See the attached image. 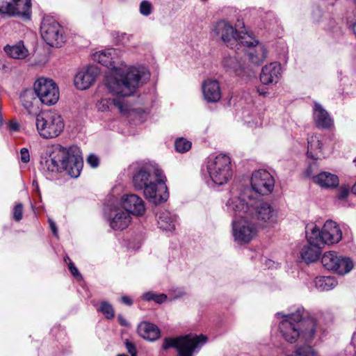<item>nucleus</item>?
<instances>
[{"label":"nucleus","instance_id":"1","mask_svg":"<svg viewBox=\"0 0 356 356\" xmlns=\"http://www.w3.org/2000/svg\"><path fill=\"white\" fill-rule=\"evenodd\" d=\"M149 79V73L145 67H129L126 72H115L107 76L106 88L118 97L102 99L97 103V109L104 112L117 108L121 113H126L129 106L122 97L133 95Z\"/></svg>","mask_w":356,"mask_h":356},{"label":"nucleus","instance_id":"2","mask_svg":"<svg viewBox=\"0 0 356 356\" xmlns=\"http://www.w3.org/2000/svg\"><path fill=\"white\" fill-rule=\"evenodd\" d=\"M40 168L47 172L65 171L71 177L79 176L83 165L81 156L75 154L72 149H67L60 145L47 146L41 154Z\"/></svg>","mask_w":356,"mask_h":356},{"label":"nucleus","instance_id":"3","mask_svg":"<svg viewBox=\"0 0 356 356\" xmlns=\"http://www.w3.org/2000/svg\"><path fill=\"white\" fill-rule=\"evenodd\" d=\"M166 178L158 168H142L133 177V184L137 190H143L149 202L159 204L168 197Z\"/></svg>","mask_w":356,"mask_h":356},{"label":"nucleus","instance_id":"4","mask_svg":"<svg viewBox=\"0 0 356 356\" xmlns=\"http://www.w3.org/2000/svg\"><path fill=\"white\" fill-rule=\"evenodd\" d=\"M279 324V330L284 340L289 343L296 342L302 337L305 340L312 339L316 331V321L312 317H307L302 307H298L296 312L282 315Z\"/></svg>","mask_w":356,"mask_h":356},{"label":"nucleus","instance_id":"5","mask_svg":"<svg viewBox=\"0 0 356 356\" xmlns=\"http://www.w3.org/2000/svg\"><path fill=\"white\" fill-rule=\"evenodd\" d=\"M227 211L240 218L233 222V236L239 244L250 242L258 233V225L248 215V205L241 197H234L227 202Z\"/></svg>","mask_w":356,"mask_h":356},{"label":"nucleus","instance_id":"6","mask_svg":"<svg viewBox=\"0 0 356 356\" xmlns=\"http://www.w3.org/2000/svg\"><path fill=\"white\" fill-rule=\"evenodd\" d=\"M305 229L307 241L318 246L337 243L342 238L341 229L332 220H327L321 230L314 223L308 224Z\"/></svg>","mask_w":356,"mask_h":356},{"label":"nucleus","instance_id":"7","mask_svg":"<svg viewBox=\"0 0 356 356\" xmlns=\"http://www.w3.org/2000/svg\"><path fill=\"white\" fill-rule=\"evenodd\" d=\"M36 128L43 138H54L58 136L64 129L61 115L54 111H47L37 115Z\"/></svg>","mask_w":356,"mask_h":356},{"label":"nucleus","instance_id":"8","mask_svg":"<svg viewBox=\"0 0 356 356\" xmlns=\"http://www.w3.org/2000/svg\"><path fill=\"white\" fill-rule=\"evenodd\" d=\"M248 205V216L258 226L271 227L277 222L278 213L270 204L263 201H254V203L245 202Z\"/></svg>","mask_w":356,"mask_h":356},{"label":"nucleus","instance_id":"9","mask_svg":"<svg viewBox=\"0 0 356 356\" xmlns=\"http://www.w3.org/2000/svg\"><path fill=\"white\" fill-rule=\"evenodd\" d=\"M216 32L223 42L230 49L236 48L239 50L242 45H250L254 43V39L245 33H238L229 23L222 21L218 23Z\"/></svg>","mask_w":356,"mask_h":356},{"label":"nucleus","instance_id":"10","mask_svg":"<svg viewBox=\"0 0 356 356\" xmlns=\"http://www.w3.org/2000/svg\"><path fill=\"white\" fill-rule=\"evenodd\" d=\"M206 341L207 337L203 334L199 336L188 334L176 338H165L162 348L164 350L170 348H177L178 356H193L195 348L200 344H204Z\"/></svg>","mask_w":356,"mask_h":356},{"label":"nucleus","instance_id":"11","mask_svg":"<svg viewBox=\"0 0 356 356\" xmlns=\"http://www.w3.org/2000/svg\"><path fill=\"white\" fill-rule=\"evenodd\" d=\"M207 171L216 184H226L232 177L230 158L225 154H219L213 159H209Z\"/></svg>","mask_w":356,"mask_h":356},{"label":"nucleus","instance_id":"12","mask_svg":"<svg viewBox=\"0 0 356 356\" xmlns=\"http://www.w3.org/2000/svg\"><path fill=\"white\" fill-rule=\"evenodd\" d=\"M40 32L43 40L51 47H60L65 42L63 28L51 17L43 19Z\"/></svg>","mask_w":356,"mask_h":356},{"label":"nucleus","instance_id":"13","mask_svg":"<svg viewBox=\"0 0 356 356\" xmlns=\"http://www.w3.org/2000/svg\"><path fill=\"white\" fill-rule=\"evenodd\" d=\"M34 90L43 104H55L59 99L58 87L51 79L44 77L38 79L34 83Z\"/></svg>","mask_w":356,"mask_h":356},{"label":"nucleus","instance_id":"14","mask_svg":"<svg viewBox=\"0 0 356 356\" xmlns=\"http://www.w3.org/2000/svg\"><path fill=\"white\" fill-rule=\"evenodd\" d=\"M321 263L326 269L340 275L349 273L353 268V262L350 258L339 255L334 251L325 252Z\"/></svg>","mask_w":356,"mask_h":356},{"label":"nucleus","instance_id":"15","mask_svg":"<svg viewBox=\"0 0 356 356\" xmlns=\"http://www.w3.org/2000/svg\"><path fill=\"white\" fill-rule=\"evenodd\" d=\"M31 0H0V13L17 16L24 19L31 17Z\"/></svg>","mask_w":356,"mask_h":356},{"label":"nucleus","instance_id":"16","mask_svg":"<svg viewBox=\"0 0 356 356\" xmlns=\"http://www.w3.org/2000/svg\"><path fill=\"white\" fill-rule=\"evenodd\" d=\"M275 185L273 177L266 170H256L251 177V186L253 191L260 195L270 194Z\"/></svg>","mask_w":356,"mask_h":356},{"label":"nucleus","instance_id":"17","mask_svg":"<svg viewBox=\"0 0 356 356\" xmlns=\"http://www.w3.org/2000/svg\"><path fill=\"white\" fill-rule=\"evenodd\" d=\"M254 42L247 45L245 44L242 45L241 48V52L245 54V61L248 60L250 63L248 65H246V67H252V66H258L261 64L267 56V51L265 47L259 44L258 41L254 40Z\"/></svg>","mask_w":356,"mask_h":356},{"label":"nucleus","instance_id":"18","mask_svg":"<svg viewBox=\"0 0 356 356\" xmlns=\"http://www.w3.org/2000/svg\"><path fill=\"white\" fill-rule=\"evenodd\" d=\"M131 221V213L122 207H115L109 213V225L115 230H123Z\"/></svg>","mask_w":356,"mask_h":356},{"label":"nucleus","instance_id":"19","mask_svg":"<svg viewBox=\"0 0 356 356\" xmlns=\"http://www.w3.org/2000/svg\"><path fill=\"white\" fill-rule=\"evenodd\" d=\"M99 71L95 66H88L79 71L74 77V85L79 90H86L95 82Z\"/></svg>","mask_w":356,"mask_h":356},{"label":"nucleus","instance_id":"20","mask_svg":"<svg viewBox=\"0 0 356 356\" xmlns=\"http://www.w3.org/2000/svg\"><path fill=\"white\" fill-rule=\"evenodd\" d=\"M120 204L123 209L134 216H143L145 211L143 200L135 194L122 195Z\"/></svg>","mask_w":356,"mask_h":356},{"label":"nucleus","instance_id":"21","mask_svg":"<svg viewBox=\"0 0 356 356\" xmlns=\"http://www.w3.org/2000/svg\"><path fill=\"white\" fill-rule=\"evenodd\" d=\"M120 51L115 49H106L93 54V60L112 70L118 69Z\"/></svg>","mask_w":356,"mask_h":356},{"label":"nucleus","instance_id":"22","mask_svg":"<svg viewBox=\"0 0 356 356\" xmlns=\"http://www.w3.org/2000/svg\"><path fill=\"white\" fill-rule=\"evenodd\" d=\"M234 49L235 53L234 55H228L223 57L222 65L227 72L241 75L246 67V63L245 59L241 60H238V58L240 53H242V48H240L238 51H236V48H234Z\"/></svg>","mask_w":356,"mask_h":356},{"label":"nucleus","instance_id":"23","mask_svg":"<svg viewBox=\"0 0 356 356\" xmlns=\"http://www.w3.org/2000/svg\"><path fill=\"white\" fill-rule=\"evenodd\" d=\"M22 106L29 115H37L40 111V101L37 97L35 90H24L20 95Z\"/></svg>","mask_w":356,"mask_h":356},{"label":"nucleus","instance_id":"24","mask_svg":"<svg viewBox=\"0 0 356 356\" xmlns=\"http://www.w3.org/2000/svg\"><path fill=\"white\" fill-rule=\"evenodd\" d=\"M313 117L316 125L319 128L330 129L334 125L333 119L319 103H314Z\"/></svg>","mask_w":356,"mask_h":356},{"label":"nucleus","instance_id":"25","mask_svg":"<svg viewBox=\"0 0 356 356\" xmlns=\"http://www.w3.org/2000/svg\"><path fill=\"white\" fill-rule=\"evenodd\" d=\"M202 92L208 102H217L221 98V90L217 80L209 79L202 84Z\"/></svg>","mask_w":356,"mask_h":356},{"label":"nucleus","instance_id":"26","mask_svg":"<svg viewBox=\"0 0 356 356\" xmlns=\"http://www.w3.org/2000/svg\"><path fill=\"white\" fill-rule=\"evenodd\" d=\"M281 67L277 63H271L262 68L260 81L264 85L276 83L280 76Z\"/></svg>","mask_w":356,"mask_h":356},{"label":"nucleus","instance_id":"27","mask_svg":"<svg viewBox=\"0 0 356 356\" xmlns=\"http://www.w3.org/2000/svg\"><path fill=\"white\" fill-rule=\"evenodd\" d=\"M138 333L141 337L150 341L158 339L161 334L158 326L147 321H143L138 325Z\"/></svg>","mask_w":356,"mask_h":356},{"label":"nucleus","instance_id":"28","mask_svg":"<svg viewBox=\"0 0 356 356\" xmlns=\"http://www.w3.org/2000/svg\"><path fill=\"white\" fill-rule=\"evenodd\" d=\"M157 222L160 229L172 232L175 229L177 216L169 211H162L159 213Z\"/></svg>","mask_w":356,"mask_h":356},{"label":"nucleus","instance_id":"29","mask_svg":"<svg viewBox=\"0 0 356 356\" xmlns=\"http://www.w3.org/2000/svg\"><path fill=\"white\" fill-rule=\"evenodd\" d=\"M314 181L324 188H335L339 184L337 175L327 172H322L313 177Z\"/></svg>","mask_w":356,"mask_h":356},{"label":"nucleus","instance_id":"30","mask_svg":"<svg viewBox=\"0 0 356 356\" xmlns=\"http://www.w3.org/2000/svg\"><path fill=\"white\" fill-rule=\"evenodd\" d=\"M308 243L309 244L304 245L300 251V256L306 263L316 261L320 255V249L323 247L312 244L309 241Z\"/></svg>","mask_w":356,"mask_h":356},{"label":"nucleus","instance_id":"31","mask_svg":"<svg viewBox=\"0 0 356 356\" xmlns=\"http://www.w3.org/2000/svg\"><path fill=\"white\" fill-rule=\"evenodd\" d=\"M321 136L313 135L308 138L307 155L313 159H318L322 149Z\"/></svg>","mask_w":356,"mask_h":356},{"label":"nucleus","instance_id":"32","mask_svg":"<svg viewBox=\"0 0 356 356\" xmlns=\"http://www.w3.org/2000/svg\"><path fill=\"white\" fill-rule=\"evenodd\" d=\"M4 50L9 56L15 59H23L28 55V50L22 42L13 46H6Z\"/></svg>","mask_w":356,"mask_h":356},{"label":"nucleus","instance_id":"33","mask_svg":"<svg viewBox=\"0 0 356 356\" xmlns=\"http://www.w3.org/2000/svg\"><path fill=\"white\" fill-rule=\"evenodd\" d=\"M315 286L319 291H329L337 286V282L333 277H318L314 280Z\"/></svg>","mask_w":356,"mask_h":356},{"label":"nucleus","instance_id":"34","mask_svg":"<svg viewBox=\"0 0 356 356\" xmlns=\"http://www.w3.org/2000/svg\"><path fill=\"white\" fill-rule=\"evenodd\" d=\"M191 141L184 138L177 139L175 143V149L179 153L188 152L191 148Z\"/></svg>","mask_w":356,"mask_h":356},{"label":"nucleus","instance_id":"35","mask_svg":"<svg viewBox=\"0 0 356 356\" xmlns=\"http://www.w3.org/2000/svg\"><path fill=\"white\" fill-rule=\"evenodd\" d=\"M99 310L105 315L106 318L108 319H111L114 317L115 313L113 308L111 305L106 302H103L102 303Z\"/></svg>","mask_w":356,"mask_h":356},{"label":"nucleus","instance_id":"36","mask_svg":"<svg viewBox=\"0 0 356 356\" xmlns=\"http://www.w3.org/2000/svg\"><path fill=\"white\" fill-rule=\"evenodd\" d=\"M140 12L142 15L147 16L152 12V5L147 1H143L140 5Z\"/></svg>","mask_w":356,"mask_h":356},{"label":"nucleus","instance_id":"37","mask_svg":"<svg viewBox=\"0 0 356 356\" xmlns=\"http://www.w3.org/2000/svg\"><path fill=\"white\" fill-rule=\"evenodd\" d=\"M23 205L19 203L15 205L13 209V218L16 221H19L22 218Z\"/></svg>","mask_w":356,"mask_h":356},{"label":"nucleus","instance_id":"38","mask_svg":"<svg viewBox=\"0 0 356 356\" xmlns=\"http://www.w3.org/2000/svg\"><path fill=\"white\" fill-rule=\"evenodd\" d=\"M65 261L66 262L67 261H69L68 268H69V270H70L71 273L77 279L81 278V274L79 273L78 269L76 268L74 264L71 261L70 259L68 257H66L65 258Z\"/></svg>","mask_w":356,"mask_h":356},{"label":"nucleus","instance_id":"39","mask_svg":"<svg viewBox=\"0 0 356 356\" xmlns=\"http://www.w3.org/2000/svg\"><path fill=\"white\" fill-rule=\"evenodd\" d=\"M133 36L125 33H122L118 36V42L124 45H128Z\"/></svg>","mask_w":356,"mask_h":356},{"label":"nucleus","instance_id":"40","mask_svg":"<svg viewBox=\"0 0 356 356\" xmlns=\"http://www.w3.org/2000/svg\"><path fill=\"white\" fill-rule=\"evenodd\" d=\"M88 163L92 168H97L99 165V158L95 154H90L87 159Z\"/></svg>","mask_w":356,"mask_h":356},{"label":"nucleus","instance_id":"41","mask_svg":"<svg viewBox=\"0 0 356 356\" xmlns=\"http://www.w3.org/2000/svg\"><path fill=\"white\" fill-rule=\"evenodd\" d=\"M20 159L23 163H28L30 160V155L26 148H22L20 150Z\"/></svg>","mask_w":356,"mask_h":356},{"label":"nucleus","instance_id":"42","mask_svg":"<svg viewBox=\"0 0 356 356\" xmlns=\"http://www.w3.org/2000/svg\"><path fill=\"white\" fill-rule=\"evenodd\" d=\"M126 348H127L129 353H130L131 356H137V352H136L135 346L133 343L127 341L126 342Z\"/></svg>","mask_w":356,"mask_h":356},{"label":"nucleus","instance_id":"43","mask_svg":"<svg viewBox=\"0 0 356 356\" xmlns=\"http://www.w3.org/2000/svg\"><path fill=\"white\" fill-rule=\"evenodd\" d=\"M7 127L12 131H17L19 130V125L16 120H10L8 122Z\"/></svg>","mask_w":356,"mask_h":356},{"label":"nucleus","instance_id":"44","mask_svg":"<svg viewBox=\"0 0 356 356\" xmlns=\"http://www.w3.org/2000/svg\"><path fill=\"white\" fill-rule=\"evenodd\" d=\"M167 299V296L164 293H161V294H156L155 293V296H154V301L156 302V303H163Z\"/></svg>","mask_w":356,"mask_h":356},{"label":"nucleus","instance_id":"45","mask_svg":"<svg viewBox=\"0 0 356 356\" xmlns=\"http://www.w3.org/2000/svg\"><path fill=\"white\" fill-rule=\"evenodd\" d=\"M349 194V190L347 188H341L339 193L338 197L339 199H345Z\"/></svg>","mask_w":356,"mask_h":356},{"label":"nucleus","instance_id":"46","mask_svg":"<svg viewBox=\"0 0 356 356\" xmlns=\"http://www.w3.org/2000/svg\"><path fill=\"white\" fill-rule=\"evenodd\" d=\"M174 298H181L186 294L183 289H177L174 291Z\"/></svg>","mask_w":356,"mask_h":356},{"label":"nucleus","instance_id":"47","mask_svg":"<svg viewBox=\"0 0 356 356\" xmlns=\"http://www.w3.org/2000/svg\"><path fill=\"white\" fill-rule=\"evenodd\" d=\"M155 293L152 292H147L143 295V298L147 301H151L154 300Z\"/></svg>","mask_w":356,"mask_h":356},{"label":"nucleus","instance_id":"48","mask_svg":"<svg viewBox=\"0 0 356 356\" xmlns=\"http://www.w3.org/2000/svg\"><path fill=\"white\" fill-rule=\"evenodd\" d=\"M49 225H50V227H51V229L53 232V234L56 236L57 235V228H56V224L54 223V221H52L51 220H49Z\"/></svg>","mask_w":356,"mask_h":356},{"label":"nucleus","instance_id":"49","mask_svg":"<svg viewBox=\"0 0 356 356\" xmlns=\"http://www.w3.org/2000/svg\"><path fill=\"white\" fill-rule=\"evenodd\" d=\"M122 300V302L127 305H132L133 302H132V300L127 297V296H123L121 298Z\"/></svg>","mask_w":356,"mask_h":356},{"label":"nucleus","instance_id":"50","mask_svg":"<svg viewBox=\"0 0 356 356\" xmlns=\"http://www.w3.org/2000/svg\"><path fill=\"white\" fill-rule=\"evenodd\" d=\"M118 320H119L120 325H127V321L122 316H118Z\"/></svg>","mask_w":356,"mask_h":356},{"label":"nucleus","instance_id":"51","mask_svg":"<svg viewBox=\"0 0 356 356\" xmlns=\"http://www.w3.org/2000/svg\"><path fill=\"white\" fill-rule=\"evenodd\" d=\"M258 92L259 95H265L266 94V92L261 90L260 88L258 89Z\"/></svg>","mask_w":356,"mask_h":356},{"label":"nucleus","instance_id":"52","mask_svg":"<svg viewBox=\"0 0 356 356\" xmlns=\"http://www.w3.org/2000/svg\"><path fill=\"white\" fill-rule=\"evenodd\" d=\"M352 191L353 193L356 194V181H355V184L353 185V188H352Z\"/></svg>","mask_w":356,"mask_h":356},{"label":"nucleus","instance_id":"53","mask_svg":"<svg viewBox=\"0 0 356 356\" xmlns=\"http://www.w3.org/2000/svg\"><path fill=\"white\" fill-rule=\"evenodd\" d=\"M4 65L0 61V69H3L4 68Z\"/></svg>","mask_w":356,"mask_h":356},{"label":"nucleus","instance_id":"54","mask_svg":"<svg viewBox=\"0 0 356 356\" xmlns=\"http://www.w3.org/2000/svg\"><path fill=\"white\" fill-rule=\"evenodd\" d=\"M117 356H127L126 355H118Z\"/></svg>","mask_w":356,"mask_h":356},{"label":"nucleus","instance_id":"55","mask_svg":"<svg viewBox=\"0 0 356 356\" xmlns=\"http://www.w3.org/2000/svg\"><path fill=\"white\" fill-rule=\"evenodd\" d=\"M277 316H280V315H282V314L281 313H277Z\"/></svg>","mask_w":356,"mask_h":356}]
</instances>
